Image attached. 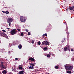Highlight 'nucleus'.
Here are the masks:
<instances>
[{
    "instance_id": "nucleus-1",
    "label": "nucleus",
    "mask_w": 74,
    "mask_h": 74,
    "mask_svg": "<svg viewBox=\"0 0 74 74\" xmlns=\"http://www.w3.org/2000/svg\"><path fill=\"white\" fill-rule=\"evenodd\" d=\"M65 69L66 70H71L73 69V66H69L68 64L65 65L64 66Z\"/></svg>"
},
{
    "instance_id": "nucleus-2",
    "label": "nucleus",
    "mask_w": 74,
    "mask_h": 74,
    "mask_svg": "<svg viewBox=\"0 0 74 74\" xmlns=\"http://www.w3.org/2000/svg\"><path fill=\"white\" fill-rule=\"evenodd\" d=\"M17 32L16 30L14 29L10 31V34L11 35H15L16 34V33H17Z\"/></svg>"
},
{
    "instance_id": "nucleus-3",
    "label": "nucleus",
    "mask_w": 74,
    "mask_h": 74,
    "mask_svg": "<svg viewBox=\"0 0 74 74\" xmlns=\"http://www.w3.org/2000/svg\"><path fill=\"white\" fill-rule=\"evenodd\" d=\"M1 36L2 37H6V38H8V37L6 35L5 33L4 32H1L0 33Z\"/></svg>"
},
{
    "instance_id": "nucleus-4",
    "label": "nucleus",
    "mask_w": 74,
    "mask_h": 74,
    "mask_svg": "<svg viewBox=\"0 0 74 74\" xmlns=\"http://www.w3.org/2000/svg\"><path fill=\"white\" fill-rule=\"evenodd\" d=\"M20 20L21 22H25L26 21V18L24 17L21 16L20 17Z\"/></svg>"
},
{
    "instance_id": "nucleus-5",
    "label": "nucleus",
    "mask_w": 74,
    "mask_h": 74,
    "mask_svg": "<svg viewBox=\"0 0 74 74\" xmlns=\"http://www.w3.org/2000/svg\"><path fill=\"white\" fill-rule=\"evenodd\" d=\"M13 21V19L11 18H8L7 20V23H11Z\"/></svg>"
},
{
    "instance_id": "nucleus-6",
    "label": "nucleus",
    "mask_w": 74,
    "mask_h": 74,
    "mask_svg": "<svg viewBox=\"0 0 74 74\" xmlns=\"http://www.w3.org/2000/svg\"><path fill=\"white\" fill-rule=\"evenodd\" d=\"M42 45H48L49 44V42H48V41H44L43 42H42Z\"/></svg>"
},
{
    "instance_id": "nucleus-7",
    "label": "nucleus",
    "mask_w": 74,
    "mask_h": 74,
    "mask_svg": "<svg viewBox=\"0 0 74 74\" xmlns=\"http://www.w3.org/2000/svg\"><path fill=\"white\" fill-rule=\"evenodd\" d=\"M29 60H31V61H32V62H34V60L35 61V60L32 57L29 58Z\"/></svg>"
},
{
    "instance_id": "nucleus-8",
    "label": "nucleus",
    "mask_w": 74,
    "mask_h": 74,
    "mask_svg": "<svg viewBox=\"0 0 74 74\" xmlns=\"http://www.w3.org/2000/svg\"><path fill=\"white\" fill-rule=\"evenodd\" d=\"M66 47L67 49V50L68 51H70V45L69 44H68L66 45Z\"/></svg>"
},
{
    "instance_id": "nucleus-9",
    "label": "nucleus",
    "mask_w": 74,
    "mask_h": 74,
    "mask_svg": "<svg viewBox=\"0 0 74 74\" xmlns=\"http://www.w3.org/2000/svg\"><path fill=\"white\" fill-rule=\"evenodd\" d=\"M24 71H20L19 72V74H25L24 73Z\"/></svg>"
},
{
    "instance_id": "nucleus-10",
    "label": "nucleus",
    "mask_w": 74,
    "mask_h": 74,
    "mask_svg": "<svg viewBox=\"0 0 74 74\" xmlns=\"http://www.w3.org/2000/svg\"><path fill=\"white\" fill-rule=\"evenodd\" d=\"M67 47L65 46L64 48V50L65 52H66L67 51Z\"/></svg>"
},
{
    "instance_id": "nucleus-11",
    "label": "nucleus",
    "mask_w": 74,
    "mask_h": 74,
    "mask_svg": "<svg viewBox=\"0 0 74 74\" xmlns=\"http://www.w3.org/2000/svg\"><path fill=\"white\" fill-rule=\"evenodd\" d=\"M74 8V6H72V7H69V10H73V9Z\"/></svg>"
},
{
    "instance_id": "nucleus-12",
    "label": "nucleus",
    "mask_w": 74,
    "mask_h": 74,
    "mask_svg": "<svg viewBox=\"0 0 74 74\" xmlns=\"http://www.w3.org/2000/svg\"><path fill=\"white\" fill-rule=\"evenodd\" d=\"M2 73L4 74H6V73H7V71H6V70H4L2 71Z\"/></svg>"
},
{
    "instance_id": "nucleus-13",
    "label": "nucleus",
    "mask_w": 74,
    "mask_h": 74,
    "mask_svg": "<svg viewBox=\"0 0 74 74\" xmlns=\"http://www.w3.org/2000/svg\"><path fill=\"white\" fill-rule=\"evenodd\" d=\"M1 67L3 69H7V67L4 66V65H3V64H2L1 65Z\"/></svg>"
},
{
    "instance_id": "nucleus-14",
    "label": "nucleus",
    "mask_w": 74,
    "mask_h": 74,
    "mask_svg": "<svg viewBox=\"0 0 74 74\" xmlns=\"http://www.w3.org/2000/svg\"><path fill=\"white\" fill-rule=\"evenodd\" d=\"M30 65H31V66H32V67H34V64L33 63H30Z\"/></svg>"
},
{
    "instance_id": "nucleus-15",
    "label": "nucleus",
    "mask_w": 74,
    "mask_h": 74,
    "mask_svg": "<svg viewBox=\"0 0 74 74\" xmlns=\"http://www.w3.org/2000/svg\"><path fill=\"white\" fill-rule=\"evenodd\" d=\"M22 45H21V44H20L18 46V48H19V49H21V48H22Z\"/></svg>"
},
{
    "instance_id": "nucleus-16",
    "label": "nucleus",
    "mask_w": 74,
    "mask_h": 74,
    "mask_svg": "<svg viewBox=\"0 0 74 74\" xmlns=\"http://www.w3.org/2000/svg\"><path fill=\"white\" fill-rule=\"evenodd\" d=\"M66 33L67 34H69V32H68V28H66Z\"/></svg>"
},
{
    "instance_id": "nucleus-17",
    "label": "nucleus",
    "mask_w": 74,
    "mask_h": 74,
    "mask_svg": "<svg viewBox=\"0 0 74 74\" xmlns=\"http://www.w3.org/2000/svg\"><path fill=\"white\" fill-rule=\"evenodd\" d=\"M55 69H59V66H56L55 67Z\"/></svg>"
},
{
    "instance_id": "nucleus-18",
    "label": "nucleus",
    "mask_w": 74,
    "mask_h": 74,
    "mask_svg": "<svg viewBox=\"0 0 74 74\" xmlns=\"http://www.w3.org/2000/svg\"><path fill=\"white\" fill-rule=\"evenodd\" d=\"M67 73H68V74H71V71H67Z\"/></svg>"
},
{
    "instance_id": "nucleus-19",
    "label": "nucleus",
    "mask_w": 74,
    "mask_h": 74,
    "mask_svg": "<svg viewBox=\"0 0 74 74\" xmlns=\"http://www.w3.org/2000/svg\"><path fill=\"white\" fill-rule=\"evenodd\" d=\"M50 56H51V55H50V54H47V58H50Z\"/></svg>"
},
{
    "instance_id": "nucleus-20",
    "label": "nucleus",
    "mask_w": 74,
    "mask_h": 74,
    "mask_svg": "<svg viewBox=\"0 0 74 74\" xmlns=\"http://www.w3.org/2000/svg\"><path fill=\"white\" fill-rule=\"evenodd\" d=\"M64 40H65V38L63 39L62 41V43L64 42Z\"/></svg>"
},
{
    "instance_id": "nucleus-21",
    "label": "nucleus",
    "mask_w": 74,
    "mask_h": 74,
    "mask_svg": "<svg viewBox=\"0 0 74 74\" xmlns=\"http://www.w3.org/2000/svg\"><path fill=\"white\" fill-rule=\"evenodd\" d=\"M12 44L11 43H9V47H11V46H12Z\"/></svg>"
},
{
    "instance_id": "nucleus-22",
    "label": "nucleus",
    "mask_w": 74,
    "mask_h": 74,
    "mask_svg": "<svg viewBox=\"0 0 74 74\" xmlns=\"http://www.w3.org/2000/svg\"><path fill=\"white\" fill-rule=\"evenodd\" d=\"M5 13L7 14H9V12L6 11L5 12Z\"/></svg>"
},
{
    "instance_id": "nucleus-23",
    "label": "nucleus",
    "mask_w": 74,
    "mask_h": 74,
    "mask_svg": "<svg viewBox=\"0 0 74 74\" xmlns=\"http://www.w3.org/2000/svg\"><path fill=\"white\" fill-rule=\"evenodd\" d=\"M38 45H40L41 44V42L40 41L38 42Z\"/></svg>"
},
{
    "instance_id": "nucleus-24",
    "label": "nucleus",
    "mask_w": 74,
    "mask_h": 74,
    "mask_svg": "<svg viewBox=\"0 0 74 74\" xmlns=\"http://www.w3.org/2000/svg\"><path fill=\"white\" fill-rule=\"evenodd\" d=\"M47 36V33H45V34H44L43 35V36L44 37V36Z\"/></svg>"
},
{
    "instance_id": "nucleus-25",
    "label": "nucleus",
    "mask_w": 74,
    "mask_h": 74,
    "mask_svg": "<svg viewBox=\"0 0 74 74\" xmlns=\"http://www.w3.org/2000/svg\"><path fill=\"white\" fill-rule=\"evenodd\" d=\"M47 49H48V48L47 47H45V48H44V50H47Z\"/></svg>"
},
{
    "instance_id": "nucleus-26",
    "label": "nucleus",
    "mask_w": 74,
    "mask_h": 74,
    "mask_svg": "<svg viewBox=\"0 0 74 74\" xmlns=\"http://www.w3.org/2000/svg\"><path fill=\"white\" fill-rule=\"evenodd\" d=\"M22 67L21 66H20L19 67V69H20V70H22Z\"/></svg>"
},
{
    "instance_id": "nucleus-27",
    "label": "nucleus",
    "mask_w": 74,
    "mask_h": 74,
    "mask_svg": "<svg viewBox=\"0 0 74 74\" xmlns=\"http://www.w3.org/2000/svg\"><path fill=\"white\" fill-rule=\"evenodd\" d=\"M31 34L30 33V32H28V36H30Z\"/></svg>"
},
{
    "instance_id": "nucleus-28",
    "label": "nucleus",
    "mask_w": 74,
    "mask_h": 74,
    "mask_svg": "<svg viewBox=\"0 0 74 74\" xmlns=\"http://www.w3.org/2000/svg\"><path fill=\"white\" fill-rule=\"evenodd\" d=\"M3 62H0V64H3Z\"/></svg>"
},
{
    "instance_id": "nucleus-29",
    "label": "nucleus",
    "mask_w": 74,
    "mask_h": 74,
    "mask_svg": "<svg viewBox=\"0 0 74 74\" xmlns=\"http://www.w3.org/2000/svg\"><path fill=\"white\" fill-rule=\"evenodd\" d=\"M29 69H33V67L32 66H30L29 67Z\"/></svg>"
},
{
    "instance_id": "nucleus-30",
    "label": "nucleus",
    "mask_w": 74,
    "mask_h": 74,
    "mask_svg": "<svg viewBox=\"0 0 74 74\" xmlns=\"http://www.w3.org/2000/svg\"><path fill=\"white\" fill-rule=\"evenodd\" d=\"M21 36H23V34L22 33H21Z\"/></svg>"
},
{
    "instance_id": "nucleus-31",
    "label": "nucleus",
    "mask_w": 74,
    "mask_h": 74,
    "mask_svg": "<svg viewBox=\"0 0 74 74\" xmlns=\"http://www.w3.org/2000/svg\"><path fill=\"white\" fill-rule=\"evenodd\" d=\"M11 23H9V26H11Z\"/></svg>"
},
{
    "instance_id": "nucleus-32",
    "label": "nucleus",
    "mask_w": 74,
    "mask_h": 74,
    "mask_svg": "<svg viewBox=\"0 0 74 74\" xmlns=\"http://www.w3.org/2000/svg\"><path fill=\"white\" fill-rule=\"evenodd\" d=\"M31 43H32V44H33V43H34V40L32 41Z\"/></svg>"
},
{
    "instance_id": "nucleus-33",
    "label": "nucleus",
    "mask_w": 74,
    "mask_h": 74,
    "mask_svg": "<svg viewBox=\"0 0 74 74\" xmlns=\"http://www.w3.org/2000/svg\"><path fill=\"white\" fill-rule=\"evenodd\" d=\"M2 31H3V32H6V31L4 30H3Z\"/></svg>"
},
{
    "instance_id": "nucleus-34",
    "label": "nucleus",
    "mask_w": 74,
    "mask_h": 74,
    "mask_svg": "<svg viewBox=\"0 0 74 74\" xmlns=\"http://www.w3.org/2000/svg\"><path fill=\"white\" fill-rule=\"evenodd\" d=\"M2 12H3V13H5L6 12L5 11H2Z\"/></svg>"
},
{
    "instance_id": "nucleus-35",
    "label": "nucleus",
    "mask_w": 74,
    "mask_h": 74,
    "mask_svg": "<svg viewBox=\"0 0 74 74\" xmlns=\"http://www.w3.org/2000/svg\"><path fill=\"white\" fill-rule=\"evenodd\" d=\"M18 59L17 58H16L15 59V60H18Z\"/></svg>"
},
{
    "instance_id": "nucleus-36",
    "label": "nucleus",
    "mask_w": 74,
    "mask_h": 74,
    "mask_svg": "<svg viewBox=\"0 0 74 74\" xmlns=\"http://www.w3.org/2000/svg\"><path fill=\"white\" fill-rule=\"evenodd\" d=\"M49 54H50V55H52V53H51V52H49Z\"/></svg>"
},
{
    "instance_id": "nucleus-37",
    "label": "nucleus",
    "mask_w": 74,
    "mask_h": 74,
    "mask_svg": "<svg viewBox=\"0 0 74 74\" xmlns=\"http://www.w3.org/2000/svg\"><path fill=\"white\" fill-rule=\"evenodd\" d=\"M71 51H72V52H74V50H73V49H71Z\"/></svg>"
},
{
    "instance_id": "nucleus-38",
    "label": "nucleus",
    "mask_w": 74,
    "mask_h": 74,
    "mask_svg": "<svg viewBox=\"0 0 74 74\" xmlns=\"http://www.w3.org/2000/svg\"><path fill=\"white\" fill-rule=\"evenodd\" d=\"M25 31L26 32H29V30H28V29H26Z\"/></svg>"
},
{
    "instance_id": "nucleus-39",
    "label": "nucleus",
    "mask_w": 74,
    "mask_h": 74,
    "mask_svg": "<svg viewBox=\"0 0 74 74\" xmlns=\"http://www.w3.org/2000/svg\"><path fill=\"white\" fill-rule=\"evenodd\" d=\"M17 30H18V32H19L20 31V29H18Z\"/></svg>"
},
{
    "instance_id": "nucleus-40",
    "label": "nucleus",
    "mask_w": 74,
    "mask_h": 74,
    "mask_svg": "<svg viewBox=\"0 0 74 74\" xmlns=\"http://www.w3.org/2000/svg\"><path fill=\"white\" fill-rule=\"evenodd\" d=\"M7 29H8V30H10V28H7Z\"/></svg>"
},
{
    "instance_id": "nucleus-41",
    "label": "nucleus",
    "mask_w": 74,
    "mask_h": 74,
    "mask_svg": "<svg viewBox=\"0 0 74 74\" xmlns=\"http://www.w3.org/2000/svg\"><path fill=\"white\" fill-rule=\"evenodd\" d=\"M69 36L68 35L67 36V38H69Z\"/></svg>"
},
{
    "instance_id": "nucleus-42",
    "label": "nucleus",
    "mask_w": 74,
    "mask_h": 74,
    "mask_svg": "<svg viewBox=\"0 0 74 74\" xmlns=\"http://www.w3.org/2000/svg\"><path fill=\"white\" fill-rule=\"evenodd\" d=\"M8 53H9V54H10V53H11V51H9Z\"/></svg>"
},
{
    "instance_id": "nucleus-43",
    "label": "nucleus",
    "mask_w": 74,
    "mask_h": 74,
    "mask_svg": "<svg viewBox=\"0 0 74 74\" xmlns=\"http://www.w3.org/2000/svg\"><path fill=\"white\" fill-rule=\"evenodd\" d=\"M52 56H53L54 55H55V54H52V55H51Z\"/></svg>"
}]
</instances>
